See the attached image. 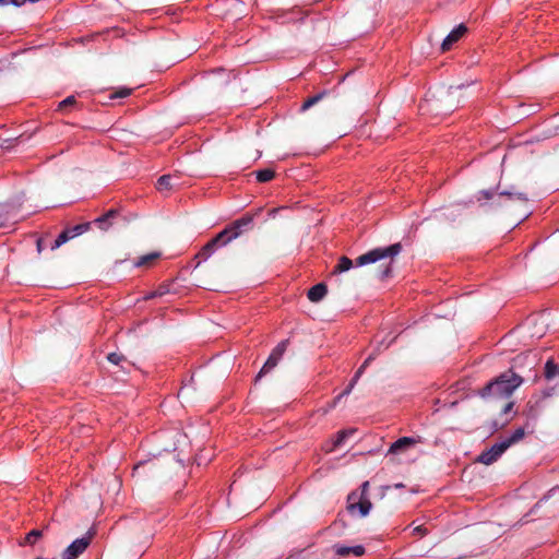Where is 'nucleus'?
Returning a JSON list of instances; mask_svg holds the SVG:
<instances>
[{
  "label": "nucleus",
  "mask_w": 559,
  "mask_h": 559,
  "mask_svg": "<svg viewBox=\"0 0 559 559\" xmlns=\"http://www.w3.org/2000/svg\"><path fill=\"white\" fill-rule=\"evenodd\" d=\"M369 481H364L361 485V491L358 495L359 497H368Z\"/></svg>",
  "instance_id": "obj_30"
},
{
  "label": "nucleus",
  "mask_w": 559,
  "mask_h": 559,
  "mask_svg": "<svg viewBox=\"0 0 559 559\" xmlns=\"http://www.w3.org/2000/svg\"><path fill=\"white\" fill-rule=\"evenodd\" d=\"M545 378L547 380H551L554 379L555 377L559 376V367L557 364L554 362V360L549 359L547 360L546 365H545Z\"/></svg>",
  "instance_id": "obj_17"
},
{
  "label": "nucleus",
  "mask_w": 559,
  "mask_h": 559,
  "mask_svg": "<svg viewBox=\"0 0 559 559\" xmlns=\"http://www.w3.org/2000/svg\"><path fill=\"white\" fill-rule=\"evenodd\" d=\"M522 382L523 379L520 376L513 371H508L489 382L480 394L483 397L509 399Z\"/></svg>",
  "instance_id": "obj_2"
},
{
  "label": "nucleus",
  "mask_w": 559,
  "mask_h": 559,
  "mask_svg": "<svg viewBox=\"0 0 559 559\" xmlns=\"http://www.w3.org/2000/svg\"><path fill=\"white\" fill-rule=\"evenodd\" d=\"M500 195H506V197H509L512 200H516V201H520V202H527L528 201V198H527L526 193H524V192L501 191Z\"/></svg>",
  "instance_id": "obj_21"
},
{
  "label": "nucleus",
  "mask_w": 559,
  "mask_h": 559,
  "mask_svg": "<svg viewBox=\"0 0 559 559\" xmlns=\"http://www.w3.org/2000/svg\"><path fill=\"white\" fill-rule=\"evenodd\" d=\"M513 405H514L513 402L507 403V405L503 407V413L510 412L512 409Z\"/></svg>",
  "instance_id": "obj_32"
},
{
  "label": "nucleus",
  "mask_w": 559,
  "mask_h": 559,
  "mask_svg": "<svg viewBox=\"0 0 559 559\" xmlns=\"http://www.w3.org/2000/svg\"><path fill=\"white\" fill-rule=\"evenodd\" d=\"M372 504L368 497H359L357 492H352L348 496V510L350 512H354L356 509H358L361 516H366Z\"/></svg>",
  "instance_id": "obj_8"
},
{
  "label": "nucleus",
  "mask_w": 559,
  "mask_h": 559,
  "mask_svg": "<svg viewBox=\"0 0 559 559\" xmlns=\"http://www.w3.org/2000/svg\"><path fill=\"white\" fill-rule=\"evenodd\" d=\"M373 359L372 356H369L364 362L362 365L358 368V370L356 371L354 378L352 379V381H354V383H357V381L359 380V378L361 377V374L364 373L365 369L367 368V366L370 364V361Z\"/></svg>",
  "instance_id": "obj_24"
},
{
  "label": "nucleus",
  "mask_w": 559,
  "mask_h": 559,
  "mask_svg": "<svg viewBox=\"0 0 559 559\" xmlns=\"http://www.w3.org/2000/svg\"><path fill=\"white\" fill-rule=\"evenodd\" d=\"M355 385H356V383H354V381H352V380H350V382H349V384L346 386V389H345L342 393H340V394L336 396L335 402H337V401H340L341 399H343L344 396L348 395V394L353 391V389H354V386H355Z\"/></svg>",
  "instance_id": "obj_25"
},
{
  "label": "nucleus",
  "mask_w": 559,
  "mask_h": 559,
  "mask_svg": "<svg viewBox=\"0 0 559 559\" xmlns=\"http://www.w3.org/2000/svg\"><path fill=\"white\" fill-rule=\"evenodd\" d=\"M2 225V223L0 222V226Z\"/></svg>",
  "instance_id": "obj_37"
},
{
  "label": "nucleus",
  "mask_w": 559,
  "mask_h": 559,
  "mask_svg": "<svg viewBox=\"0 0 559 559\" xmlns=\"http://www.w3.org/2000/svg\"><path fill=\"white\" fill-rule=\"evenodd\" d=\"M467 32V28L464 24H460L456 26L442 41L441 49L442 51L450 50L452 45L460 40L464 34Z\"/></svg>",
  "instance_id": "obj_10"
},
{
  "label": "nucleus",
  "mask_w": 559,
  "mask_h": 559,
  "mask_svg": "<svg viewBox=\"0 0 559 559\" xmlns=\"http://www.w3.org/2000/svg\"><path fill=\"white\" fill-rule=\"evenodd\" d=\"M13 4L15 7H21L20 0H0V5H9Z\"/></svg>",
  "instance_id": "obj_31"
},
{
  "label": "nucleus",
  "mask_w": 559,
  "mask_h": 559,
  "mask_svg": "<svg viewBox=\"0 0 559 559\" xmlns=\"http://www.w3.org/2000/svg\"><path fill=\"white\" fill-rule=\"evenodd\" d=\"M117 212L114 210L108 211L103 216H99L94 223L103 230H107L111 225V219L116 216Z\"/></svg>",
  "instance_id": "obj_13"
},
{
  "label": "nucleus",
  "mask_w": 559,
  "mask_h": 559,
  "mask_svg": "<svg viewBox=\"0 0 559 559\" xmlns=\"http://www.w3.org/2000/svg\"><path fill=\"white\" fill-rule=\"evenodd\" d=\"M328 293V287L325 284L323 283H319L314 286H312L309 290H308V298L310 301L312 302H319L320 300H322L324 298V296L326 295Z\"/></svg>",
  "instance_id": "obj_11"
},
{
  "label": "nucleus",
  "mask_w": 559,
  "mask_h": 559,
  "mask_svg": "<svg viewBox=\"0 0 559 559\" xmlns=\"http://www.w3.org/2000/svg\"><path fill=\"white\" fill-rule=\"evenodd\" d=\"M75 104V97L74 96H69L67 97L66 99H63L60 104H59V108L60 109H63L66 108L67 106H71V105H74Z\"/></svg>",
  "instance_id": "obj_27"
},
{
  "label": "nucleus",
  "mask_w": 559,
  "mask_h": 559,
  "mask_svg": "<svg viewBox=\"0 0 559 559\" xmlns=\"http://www.w3.org/2000/svg\"><path fill=\"white\" fill-rule=\"evenodd\" d=\"M160 254L158 252H151L148 254H145L138 259V261L134 262V266L141 267V266H150L153 262H155Z\"/></svg>",
  "instance_id": "obj_16"
},
{
  "label": "nucleus",
  "mask_w": 559,
  "mask_h": 559,
  "mask_svg": "<svg viewBox=\"0 0 559 559\" xmlns=\"http://www.w3.org/2000/svg\"><path fill=\"white\" fill-rule=\"evenodd\" d=\"M354 265L353 261L347 257H341L337 265L335 266L334 273H342L350 270Z\"/></svg>",
  "instance_id": "obj_19"
},
{
  "label": "nucleus",
  "mask_w": 559,
  "mask_h": 559,
  "mask_svg": "<svg viewBox=\"0 0 559 559\" xmlns=\"http://www.w3.org/2000/svg\"><path fill=\"white\" fill-rule=\"evenodd\" d=\"M287 346H288L287 340H284L277 344V346L272 350L267 360L265 361L262 369L260 370L258 378H260L262 374L267 373L270 370H272L278 364V361L282 359L284 353L286 352Z\"/></svg>",
  "instance_id": "obj_6"
},
{
  "label": "nucleus",
  "mask_w": 559,
  "mask_h": 559,
  "mask_svg": "<svg viewBox=\"0 0 559 559\" xmlns=\"http://www.w3.org/2000/svg\"><path fill=\"white\" fill-rule=\"evenodd\" d=\"M90 227H91V223L87 222V223L78 224L73 227L64 229L56 238L55 242L51 246V249L55 250V249L59 248L60 246H62L63 243H66L67 241H69L70 239H73L74 237L84 234L85 231H87L90 229Z\"/></svg>",
  "instance_id": "obj_5"
},
{
  "label": "nucleus",
  "mask_w": 559,
  "mask_h": 559,
  "mask_svg": "<svg viewBox=\"0 0 559 559\" xmlns=\"http://www.w3.org/2000/svg\"><path fill=\"white\" fill-rule=\"evenodd\" d=\"M355 432L354 429H344L336 433L335 439L333 440L332 447L326 449V451H333L335 448L340 447L344 443V441Z\"/></svg>",
  "instance_id": "obj_14"
},
{
  "label": "nucleus",
  "mask_w": 559,
  "mask_h": 559,
  "mask_svg": "<svg viewBox=\"0 0 559 559\" xmlns=\"http://www.w3.org/2000/svg\"><path fill=\"white\" fill-rule=\"evenodd\" d=\"M554 394V389H548L543 392L544 397H549Z\"/></svg>",
  "instance_id": "obj_33"
},
{
  "label": "nucleus",
  "mask_w": 559,
  "mask_h": 559,
  "mask_svg": "<svg viewBox=\"0 0 559 559\" xmlns=\"http://www.w3.org/2000/svg\"><path fill=\"white\" fill-rule=\"evenodd\" d=\"M132 93V90L131 88H128V87H120L119 90L115 91L111 95H110V98L111 99H115V98H126L128 96H130Z\"/></svg>",
  "instance_id": "obj_23"
},
{
  "label": "nucleus",
  "mask_w": 559,
  "mask_h": 559,
  "mask_svg": "<svg viewBox=\"0 0 559 559\" xmlns=\"http://www.w3.org/2000/svg\"><path fill=\"white\" fill-rule=\"evenodd\" d=\"M92 536L86 535L72 542L62 552V559H76L91 544Z\"/></svg>",
  "instance_id": "obj_7"
},
{
  "label": "nucleus",
  "mask_w": 559,
  "mask_h": 559,
  "mask_svg": "<svg viewBox=\"0 0 559 559\" xmlns=\"http://www.w3.org/2000/svg\"><path fill=\"white\" fill-rule=\"evenodd\" d=\"M325 93H319L317 95H313L309 98H307L304 104L301 105V110L305 111L307 109H309L310 107H312L313 105L318 104L323 97H324Z\"/></svg>",
  "instance_id": "obj_20"
},
{
  "label": "nucleus",
  "mask_w": 559,
  "mask_h": 559,
  "mask_svg": "<svg viewBox=\"0 0 559 559\" xmlns=\"http://www.w3.org/2000/svg\"><path fill=\"white\" fill-rule=\"evenodd\" d=\"M402 246L401 243H393L385 248H376L373 250L368 251L365 254L359 255L356 259L355 264L357 266L376 263L378 261H385L383 263L384 269L381 271V278H385L391 274V264L394 258L401 252Z\"/></svg>",
  "instance_id": "obj_3"
},
{
  "label": "nucleus",
  "mask_w": 559,
  "mask_h": 559,
  "mask_svg": "<svg viewBox=\"0 0 559 559\" xmlns=\"http://www.w3.org/2000/svg\"><path fill=\"white\" fill-rule=\"evenodd\" d=\"M274 170L270 168L261 169L255 173V177L259 182H269L274 178Z\"/></svg>",
  "instance_id": "obj_18"
},
{
  "label": "nucleus",
  "mask_w": 559,
  "mask_h": 559,
  "mask_svg": "<svg viewBox=\"0 0 559 559\" xmlns=\"http://www.w3.org/2000/svg\"><path fill=\"white\" fill-rule=\"evenodd\" d=\"M334 549L335 552L342 557L348 556L350 554H353L356 557H359L362 556L365 552V548L362 546L346 547L336 545Z\"/></svg>",
  "instance_id": "obj_12"
},
{
  "label": "nucleus",
  "mask_w": 559,
  "mask_h": 559,
  "mask_svg": "<svg viewBox=\"0 0 559 559\" xmlns=\"http://www.w3.org/2000/svg\"><path fill=\"white\" fill-rule=\"evenodd\" d=\"M164 294H166V289H164L163 287H159L158 289H156L153 293H151L150 295H147L146 299L163 296Z\"/></svg>",
  "instance_id": "obj_29"
},
{
  "label": "nucleus",
  "mask_w": 559,
  "mask_h": 559,
  "mask_svg": "<svg viewBox=\"0 0 559 559\" xmlns=\"http://www.w3.org/2000/svg\"><path fill=\"white\" fill-rule=\"evenodd\" d=\"M413 535L424 536L427 534V528L424 525H417L413 528Z\"/></svg>",
  "instance_id": "obj_28"
},
{
  "label": "nucleus",
  "mask_w": 559,
  "mask_h": 559,
  "mask_svg": "<svg viewBox=\"0 0 559 559\" xmlns=\"http://www.w3.org/2000/svg\"><path fill=\"white\" fill-rule=\"evenodd\" d=\"M107 358L111 364L118 365L123 359V356L118 353H110Z\"/></svg>",
  "instance_id": "obj_26"
},
{
  "label": "nucleus",
  "mask_w": 559,
  "mask_h": 559,
  "mask_svg": "<svg viewBox=\"0 0 559 559\" xmlns=\"http://www.w3.org/2000/svg\"><path fill=\"white\" fill-rule=\"evenodd\" d=\"M402 487H404V485L402 483L395 485V488H402Z\"/></svg>",
  "instance_id": "obj_36"
},
{
  "label": "nucleus",
  "mask_w": 559,
  "mask_h": 559,
  "mask_svg": "<svg viewBox=\"0 0 559 559\" xmlns=\"http://www.w3.org/2000/svg\"><path fill=\"white\" fill-rule=\"evenodd\" d=\"M525 437L523 427L516 428L512 435L495 443L491 448L480 453L477 461L485 465L495 463L511 445L520 442Z\"/></svg>",
  "instance_id": "obj_4"
},
{
  "label": "nucleus",
  "mask_w": 559,
  "mask_h": 559,
  "mask_svg": "<svg viewBox=\"0 0 559 559\" xmlns=\"http://www.w3.org/2000/svg\"><path fill=\"white\" fill-rule=\"evenodd\" d=\"M37 248H38V251H41V241L40 240H38V242H37Z\"/></svg>",
  "instance_id": "obj_35"
},
{
  "label": "nucleus",
  "mask_w": 559,
  "mask_h": 559,
  "mask_svg": "<svg viewBox=\"0 0 559 559\" xmlns=\"http://www.w3.org/2000/svg\"><path fill=\"white\" fill-rule=\"evenodd\" d=\"M252 223L251 216H242L228 225L221 233H218L211 241H209L200 251L199 255L202 259H207L218 246H225L231 240L236 239L242 234L243 228L250 226Z\"/></svg>",
  "instance_id": "obj_1"
},
{
  "label": "nucleus",
  "mask_w": 559,
  "mask_h": 559,
  "mask_svg": "<svg viewBox=\"0 0 559 559\" xmlns=\"http://www.w3.org/2000/svg\"><path fill=\"white\" fill-rule=\"evenodd\" d=\"M419 442L418 439L412 437H402L393 442L389 449L390 454H400L407 451L409 448L414 447Z\"/></svg>",
  "instance_id": "obj_9"
},
{
  "label": "nucleus",
  "mask_w": 559,
  "mask_h": 559,
  "mask_svg": "<svg viewBox=\"0 0 559 559\" xmlns=\"http://www.w3.org/2000/svg\"><path fill=\"white\" fill-rule=\"evenodd\" d=\"M173 176L170 175L160 176L156 182V189L159 192L169 191L173 189Z\"/></svg>",
  "instance_id": "obj_15"
},
{
  "label": "nucleus",
  "mask_w": 559,
  "mask_h": 559,
  "mask_svg": "<svg viewBox=\"0 0 559 559\" xmlns=\"http://www.w3.org/2000/svg\"><path fill=\"white\" fill-rule=\"evenodd\" d=\"M481 194H484V197H485L486 199H490V198H491L490 193H489V192H487V191L481 192Z\"/></svg>",
  "instance_id": "obj_34"
},
{
  "label": "nucleus",
  "mask_w": 559,
  "mask_h": 559,
  "mask_svg": "<svg viewBox=\"0 0 559 559\" xmlns=\"http://www.w3.org/2000/svg\"><path fill=\"white\" fill-rule=\"evenodd\" d=\"M43 532L39 530H32L25 537V543L28 545H34L38 538H40Z\"/></svg>",
  "instance_id": "obj_22"
}]
</instances>
